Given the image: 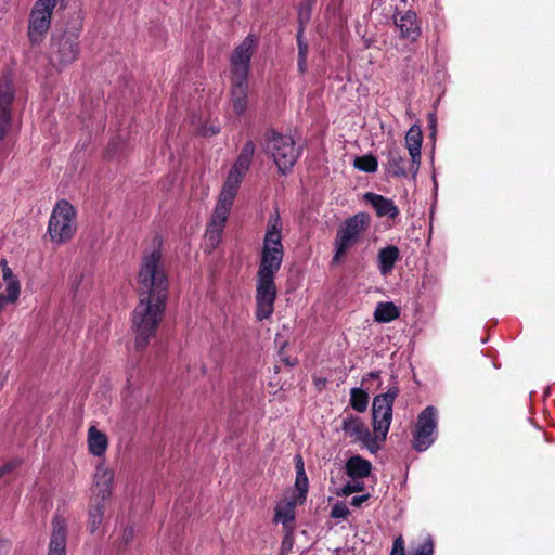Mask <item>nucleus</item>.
Instances as JSON below:
<instances>
[{
  "label": "nucleus",
  "mask_w": 555,
  "mask_h": 555,
  "mask_svg": "<svg viewBox=\"0 0 555 555\" xmlns=\"http://www.w3.org/2000/svg\"><path fill=\"white\" fill-rule=\"evenodd\" d=\"M247 80H232L231 96L233 102V111L235 114L241 115L247 107Z\"/></svg>",
  "instance_id": "obj_20"
},
{
  "label": "nucleus",
  "mask_w": 555,
  "mask_h": 555,
  "mask_svg": "<svg viewBox=\"0 0 555 555\" xmlns=\"http://www.w3.org/2000/svg\"><path fill=\"white\" fill-rule=\"evenodd\" d=\"M296 487L298 488V490L300 491V493H302L304 495L306 494L307 490L305 491L304 490V481L302 480H296Z\"/></svg>",
  "instance_id": "obj_40"
},
{
  "label": "nucleus",
  "mask_w": 555,
  "mask_h": 555,
  "mask_svg": "<svg viewBox=\"0 0 555 555\" xmlns=\"http://www.w3.org/2000/svg\"><path fill=\"white\" fill-rule=\"evenodd\" d=\"M108 446L107 436L100 431L95 426L88 429V449L94 456H102L105 454Z\"/></svg>",
  "instance_id": "obj_22"
},
{
  "label": "nucleus",
  "mask_w": 555,
  "mask_h": 555,
  "mask_svg": "<svg viewBox=\"0 0 555 555\" xmlns=\"http://www.w3.org/2000/svg\"><path fill=\"white\" fill-rule=\"evenodd\" d=\"M60 0H36L28 17L27 37L31 46H40L51 27L52 13Z\"/></svg>",
  "instance_id": "obj_7"
},
{
  "label": "nucleus",
  "mask_w": 555,
  "mask_h": 555,
  "mask_svg": "<svg viewBox=\"0 0 555 555\" xmlns=\"http://www.w3.org/2000/svg\"><path fill=\"white\" fill-rule=\"evenodd\" d=\"M434 541L430 535L425 537L424 541L413 551L412 555H433ZM390 555H405L404 541L400 535L393 541Z\"/></svg>",
  "instance_id": "obj_23"
},
{
  "label": "nucleus",
  "mask_w": 555,
  "mask_h": 555,
  "mask_svg": "<svg viewBox=\"0 0 555 555\" xmlns=\"http://www.w3.org/2000/svg\"><path fill=\"white\" fill-rule=\"evenodd\" d=\"M307 59H299L298 57V69L301 74L306 72L307 68Z\"/></svg>",
  "instance_id": "obj_39"
},
{
  "label": "nucleus",
  "mask_w": 555,
  "mask_h": 555,
  "mask_svg": "<svg viewBox=\"0 0 555 555\" xmlns=\"http://www.w3.org/2000/svg\"><path fill=\"white\" fill-rule=\"evenodd\" d=\"M76 229L74 206L65 199L59 201L52 210L48 224L51 241L55 244L66 243L74 236Z\"/></svg>",
  "instance_id": "obj_6"
},
{
  "label": "nucleus",
  "mask_w": 555,
  "mask_h": 555,
  "mask_svg": "<svg viewBox=\"0 0 555 555\" xmlns=\"http://www.w3.org/2000/svg\"><path fill=\"white\" fill-rule=\"evenodd\" d=\"M280 216H271L263 237L260 262L257 271L256 317L262 321L273 313L276 299L275 275L280 271L284 247L282 244Z\"/></svg>",
  "instance_id": "obj_2"
},
{
  "label": "nucleus",
  "mask_w": 555,
  "mask_h": 555,
  "mask_svg": "<svg viewBox=\"0 0 555 555\" xmlns=\"http://www.w3.org/2000/svg\"><path fill=\"white\" fill-rule=\"evenodd\" d=\"M341 429L356 442H362L372 453L379 449L378 439L372 436L367 426L359 416L348 415L343 418Z\"/></svg>",
  "instance_id": "obj_12"
},
{
  "label": "nucleus",
  "mask_w": 555,
  "mask_h": 555,
  "mask_svg": "<svg viewBox=\"0 0 555 555\" xmlns=\"http://www.w3.org/2000/svg\"><path fill=\"white\" fill-rule=\"evenodd\" d=\"M104 505L101 502H92L88 511V530L94 534L102 526Z\"/></svg>",
  "instance_id": "obj_27"
},
{
  "label": "nucleus",
  "mask_w": 555,
  "mask_h": 555,
  "mask_svg": "<svg viewBox=\"0 0 555 555\" xmlns=\"http://www.w3.org/2000/svg\"><path fill=\"white\" fill-rule=\"evenodd\" d=\"M363 197L366 203L372 205L378 217H388L390 219L398 217L399 209L392 199L372 192L365 193Z\"/></svg>",
  "instance_id": "obj_19"
},
{
  "label": "nucleus",
  "mask_w": 555,
  "mask_h": 555,
  "mask_svg": "<svg viewBox=\"0 0 555 555\" xmlns=\"http://www.w3.org/2000/svg\"><path fill=\"white\" fill-rule=\"evenodd\" d=\"M387 160L392 176L405 177L410 172V168H405V160L401 155V151L396 145L389 147Z\"/></svg>",
  "instance_id": "obj_26"
},
{
  "label": "nucleus",
  "mask_w": 555,
  "mask_h": 555,
  "mask_svg": "<svg viewBox=\"0 0 555 555\" xmlns=\"http://www.w3.org/2000/svg\"><path fill=\"white\" fill-rule=\"evenodd\" d=\"M14 463H7L2 467H0V478L4 476L7 473L11 472L14 468Z\"/></svg>",
  "instance_id": "obj_38"
},
{
  "label": "nucleus",
  "mask_w": 555,
  "mask_h": 555,
  "mask_svg": "<svg viewBox=\"0 0 555 555\" xmlns=\"http://www.w3.org/2000/svg\"><path fill=\"white\" fill-rule=\"evenodd\" d=\"M309 18V15H304V12H299V28L297 31V44H298V56L299 59H307L308 56V43L304 40V23Z\"/></svg>",
  "instance_id": "obj_30"
},
{
  "label": "nucleus",
  "mask_w": 555,
  "mask_h": 555,
  "mask_svg": "<svg viewBox=\"0 0 555 555\" xmlns=\"http://www.w3.org/2000/svg\"><path fill=\"white\" fill-rule=\"evenodd\" d=\"M274 519L285 528H292L295 519V504L292 502L280 503L275 507Z\"/></svg>",
  "instance_id": "obj_28"
},
{
  "label": "nucleus",
  "mask_w": 555,
  "mask_h": 555,
  "mask_svg": "<svg viewBox=\"0 0 555 555\" xmlns=\"http://www.w3.org/2000/svg\"><path fill=\"white\" fill-rule=\"evenodd\" d=\"M334 518H346L349 515V509L345 504H335L331 513Z\"/></svg>",
  "instance_id": "obj_33"
},
{
  "label": "nucleus",
  "mask_w": 555,
  "mask_h": 555,
  "mask_svg": "<svg viewBox=\"0 0 555 555\" xmlns=\"http://www.w3.org/2000/svg\"><path fill=\"white\" fill-rule=\"evenodd\" d=\"M353 165L357 169L369 173L375 172L378 167L377 159L373 155L356 157Z\"/></svg>",
  "instance_id": "obj_32"
},
{
  "label": "nucleus",
  "mask_w": 555,
  "mask_h": 555,
  "mask_svg": "<svg viewBox=\"0 0 555 555\" xmlns=\"http://www.w3.org/2000/svg\"><path fill=\"white\" fill-rule=\"evenodd\" d=\"M399 395L398 386H391L385 393L374 397L372 404L373 430L378 441H384L392 420V406Z\"/></svg>",
  "instance_id": "obj_9"
},
{
  "label": "nucleus",
  "mask_w": 555,
  "mask_h": 555,
  "mask_svg": "<svg viewBox=\"0 0 555 555\" xmlns=\"http://www.w3.org/2000/svg\"><path fill=\"white\" fill-rule=\"evenodd\" d=\"M404 141L405 147L411 156L410 173L415 178L421 166V149L423 143L421 127L417 125L411 126L405 134Z\"/></svg>",
  "instance_id": "obj_16"
},
{
  "label": "nucleus",
  "mask_w": 555,
  "mask_h": 555,
  "mask_svg": "<svg viewBox=\"0 0 555 555\" xmlns=\"http://www.w3.org/2000/svg\"><path fill=\"white\" fill-rule=\"evenodd\" d=\"M238 188L231 182H224L205 233V249L211 251L219 245Z\"/></svg>",
  "instance_id": "obj_4"
},
{
  "label": "nucleus",
  "mask_w": 555,
  "mask_h": 555,
  "mask_svg": "<svg viewBox=\"0 0 555 555\" xmlns=\"http://www.w3.org/2000/svg\"><path fill=\"white\" fill-rule=\"evenodd\" d=\"M296 472L298 475H302V481H304V490H307L308 487V478L306 476L305 469H304V461L300 455L296 456Z\"/></svg>",
  "instance_id": "obj_35"
},
{
  "label": "nucleus",
  "mask_w": 555,
  "mask_h": 555,
  "mask_svg": "<svg viewBox=\"0 0 555 555\" xmlns=\"http://www.w3.org/2000/svg\"><path fill=\"white\" fill-rule=\"evenodd\" d=\"M296 480H298V481H299V480H302V475H298V474H297Z\"/></svg>",
  "instance_id": "obj_43"
},
{
  "label": "nucleus",
  "mask_w": 555,
  "mask_h": 555,
  "mask_svg": "<svg viewBox=\"0 0 555 555\" xmlns=\"http://www.w3.org/2000/svg\"><path fill=\"white\" fill-rule=\"evenodd\" d=\"M255 153V145L251 141H247L241 153L237 156V159L231 167L227 180L228 182H231L236 185H241L242 180L246 172L249 170L253 157Z\"/></svg>",
  "instance_id": "obj_14"
},
{
  "label": "nucleus",
  "mask_w": 555,
  "mask_h": 555,
  "mask_svg": "<svg viewBox=\"0 0 555 555\" xmlns=\"http://www.w3.org/2000/svg\"><path fill=\"white\" fill-rule=\"evenodd\" d=\"M14 99V88L9 78L0 80V140L11 127V105Z\"/></svg>",
  "instance_id": "obj_13"
},
{
  "label": "nucleus",
  "mask_w": 555,
  "mask_h": 555,
  "mask_svg": "<svg viewBox=\"0 0 555 555\" xmlns=\"http://www.w3.org/2000/svg\"><path fill=\"white\" fill-rule=\"evenodd\" d=\"M362 488H363L362 482L354 480V481L348 482L347 485L344 486L343 493L345 495H349L353 492L361 491Z\"/></svg>",
  "instance_id": "obj_34"
},
{
  "label": "nucleus",
  "mask_w": 555,
  "mask_h": 555,
  "mask_svg": "<svg viewBox=\"0 0 555 555\" xmlns=\"http://www.w3.org/2000/svg\"><path fill=\"white\" fill-rule=\"evenodd\" d=\"M371 217L366 212H358L347 218L338 228L334 240L332 263H340L347 251L353 247L370 227Z\"/></svg>",
  "instance_id": "obj_5"
},
{
  "label": "nucleus",
  "mask_w": 555,
  "mask_h": 555,
  "mask_svg": "<svg viewBox=\"0 0 555 555\" xmlns=\"http://www.w3.org/2000/svg\"><path fill=\"white\" fill-rule=\"evenodd\" d=\"M257 39L248 35L234 50L231 56L232 80H247L250 59L256 47Z\"/></svg>",
  "instance_id": "obj_11"
},
{
  "label": "nucleus",
  "mask_w": 555,
  "mask_h": 555,
  "mask_svg": "<svg viewBox=\"0 0 555 555\" xmlns=\"http://www.w3.org/2000/svg\"><path fill=\"white\" fill-rule=\"evenodd\" d=\"M401 310L392 301H380L376 305L373 318L377 323H389L400 317Z\"/></svg>",
  "instance_id": "obj_24"
},
{
  "label": "nucleus",
  "mask_w": 555,
  "mask_h": 555,
  "mask_svg": "<svg viewBox=\"0 0 555 555\" xmlns=\"http://www.w3.org/2000/svg\"><path fill=\"white\" fill-rule=\"evenodd\" d=\"M396 27L400 30L402 38L415 41L421 35V27L417 16L413 11H405L395 17Z\"/></svg>",
  "instance_id": "obj_18"
},
{
  "label": "nucleus",
  "mask_w": 555,
  "mask_h": 555,
  "mask_svg": "<svg viewBox=\"0 0 555 555\" xmlns=\"http://www.w3.org/2000/svg\"><path fill=\"white\" fill-rule=\"evenodd\" d=\"M131 534H132V530H130L129 532L125 531V538L127 540L130 538Z\"/></svg>",
  "instance_id": "obj_42"
},
{
  "label": "nucleus",
  "mask_w": 555,
  "mask_h": 555,
  "mask_svg": "<svg viewBox=\"0 0 555 555\" xmlns=\"http://www.w3.org/2000/svg\"><path fill=\"white\" fill-rule=\"evenodd\" d=\"M81 30L82 22L77 20L69 24L63 33L52 35L49 60L54 67H66L77 60L80 53Z\"/></svg>",
  "instance_id": "obj_3"
},
{
  "label": "nucleus",
  "mask_w": 555,
  "mask_h": 555,
  "mask_svg": "<svg viewBox=\"0 0 555 555\" xmlns=\"http://www.w3.org/2000/svg\"><path fill=\"white\" fill-rule=\"evenodd\" d=\"M380 376V373L379 372H370L367 374V377L371 378V379H378Z\"/></svg>",
  "instance_id": "obj_41"
},
{
  "label": "nucleus",
  "mask_w": 555,
  "mask_h": 555,
  "mask_svg": "<svg viewBox=\"0 0 555 555\" xmlns=\"http://www.w3.org/2000/svg\"><path fill=\"white\" fill-rule=\"evenodd\" d=\"M351 406L358 412H364L369 404V395L362 389L353 388L350 398Z\"/></svg>",
  "instance_id": "obj_31"
},
{
  "label": "nucleus",
  "mask_w": 555,
  "mask_h": 555,
  "mask_svg": "<svg viewBox=\"0 0 555 555\" xmlns=\"http://www.w3.org/2000/svg\"><path fill=\"white\" fill-rule=\"evenodd\" d=\"M369 495L367 494H363V495H357V496H353L351 499V505L352 506H356V507H359L361 506V504L363 502H365L367 500Z\"/></svg>",
  "instance_id": "obj_36"
},
{
  "label": "nucleus",
  "mask_w": 555,
  "mask_h": 555,
  "mask_svg": "<svg viewBox=\"0 0 555 555\" xmlns=\"http://www.w3.org/2000/svg\"><path fill=\"white\" fill-rule=\"evenodd\" d=\"M372 465L359 455L351 456L346 463L347 474L353 479H362L370 475Z\"/></svg>",
  "instance_id": "obj_25"
},
{
  "label": "nucleus",
  "mask_w": 555,
  "mask_h": 555,
  "mask_svg": "<svg viewBox=\"0 0 555 555\" xmlns=\"http://www.w3.org/2000/svg\"><path fill=\"white\" fill-rule=\"evenodd\" d=\"M10 280H17V279L13 275L12 270L5 266L3 268V281L8 282Z\"/></svg>",
  "instance_id": "obj_37"
},
{
  "label": "nucleus",
  "mask_w": 555,
  "mask_h": 555,
  "mask_svg": "<svg viewBox=\"0 0 555 555\" xmlns=\"http://www.w3.org/2000/svg\"><path fill=\"white\" fill-rule=\"evenodd\" d=\"M264 149L283 175L293 168L299 157V151L293 138L274 131L267 134Z\"/></svg>",
  "instance_id": "obj_8"
},
{
  "label": "nucleus",
  "mask_w": 555,
  "mask_h": 555,
  "mask_svg": "<svg viewBox=\"0 0 555 555\" xmlns=\"http://www.w3.org/2000/svg\"><path fill=\"white\" fill-rule=\"evenodd\" d=\"M438 425V411L429 405L417 416L413 430V448L418 452L426 451L436 440Z\"/></svg>",
  "instance_id": "obj_10"
},
{
  "label": "nucleus",
  "mask_w": 555,
  "mask_h": 555,
  "mask_svg": "<svg viewBox=\"0 0 555 555\" xmlns=\"http://www.w3.org/2000/svg\"><path fill=\"white\" fill-rule=\"evenodd\" d=\"M67 524L63 516L55 515L52 520V532L48 555H66Z\"/></svg>",
  "instance_id": "obj_17"
},
{
  "label": "nucleus",
  "mask_w": 555,
  "mask_h": 555,
  "mask_svg": "<svg viewBox=\"0 0 555 555\" xmlns=\"http://www.w3.org/2000/svg\"><path fill=\"white\" fill-rule=\"evenodd\" d=\"M140 301L132 313L135 348L142 350L156 334L168 298V276L158 249L145 254L138 273Z\"/></svg>",
  "instance_id": "obj_1"
},
{
  "label": "nucleus",
  "mask_w": 555,
  "mask_h": 555,
  "mask_svg": "<svg viewBox=\"0 0 555 555\" xmlns=\"http://www.w3.org/2000/svg\"><path fill=\"white\" fill-rule=\"evenodd\" d=\"M5 291L0 294V304H14L17 301L21 294V285L18 280H10L4 282Z\"/></svg>",
  "instance_id": "obj_29"
},
{
  "label": "nucleus",
  "mask_w": 555,
  "mask_h": 555,
  "mask_svg": "<svg viewBox=\"0 0 555 555\" xmlns=\"http://www.w3.org/2000/svg\"><path fill=\"white\" fill-rule=\"evenodd\" d=\"M399 248L395 245H389L378 251L377 261L382 275L386 276L392 271L395 263L399 259Z\"/></svg>",
  "instance_id": "obj_21"
},
{
  "label": "nucleus",
  "mask_w": 555,
  "mask_h": 555,
  "mask_svg": "<svg viewBox=\"0 0 555 555\" xmlns=\"http://www.w3.org/2000/svg\"><path fill=\"white\" fill-rule=\"evenodd\" d=\"M114 474L103 465H99L93 476L92 502L103 503L112 494Z\"/></svg>",
  "instance_id": "obj_15"
}]
</instances>
